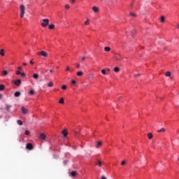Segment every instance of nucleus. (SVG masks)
I'll list each match as a JSON object with an SVG mask.
<instances>
[{"instance_id": "1", "label": "nucleus", "mask_w": 179, "mask_h": 179, "mask_svg": "<svg viewBox=\"0 0 179 179\" xmlns=\"http://www.w3.org/2000/svg\"><path fill=\"white\" fill-rule=\"evenodd\" d=\"M20 17H24L25 10H26V7L24 6V5L22 4L20 7Z\"/></svg>"}, {"instance_id": "2", "label": "nucleus", "mask_w": 179, "mask_h": 179, "mask_svg": "<svg viewBox=\"0 0 179 179\" xmlns=\"http://www.w3.org/2000/svg\"><path fill=\"white\" fill-rule=\"evenodd\" d=\"M48 24H50V20L43 19V22L41 24V26H42V27H47Z\"/></svg>"}, {"instance_id": "3", "label": "nucleus", "mask_w": 179, "mask_h": 179, "mask_svg": "<svg viewBox=\"0 0 179 179\" xmlns=\"http://www.w3.org/2000/svg\"><path fill=\"white\" fill-rule=\"evenodd\" d=\"M37 55L43 57L44 58H47V57H48V53L45 51H41L37 52Z\"/></svg>"}, {"instance_id": "4", "label": "nucleus", "mask_w": 179, "mask_h": 179, "mask_svg": "<svg viewBox=\"0 0 179 179\" xmlns=\"http://www.w3.org/2000/svg\"><path fill=\"white\" fill-rule=\"evenodd\" d=\"M33 144H31V143H28L26 145V149H27L28 150H33Z\"/></svg>"}, {"instance_id": "5", "label": "nucleus", "mask_w": 179, "mask_h": 179, "mask_svg": "<svg viewBox=\"0 0 179 179\" xmlns=\"http://www.w3.org/2000/svg\"><path fill=\"white\" fill-rule=\"evenodd\" d=\"M115 59L117 62H121V61H122V59H123V57L120 55H118L116 57H115Z\"/></svg>"}, {"instance_id": "6", "label": "nucleus", "mask_w": 179, "mask_h": 179, "mask_svg": "<svg viewBox=\"0 0 179 179\" xmlns=\"http://www.w3.org/2000/svg\"><path fill=\"white\" fill-rule=\"evenodd\" d=\"M92 10L94 12V13H99V12H100V8H99L97 6H93Z\"/></svg>"}, {"instance_id": "7", "label": "nucleus", "mask_w": 179, "mask_h": 179, "mask_svg": "<svg viewBox=\"0 0 179 179\" xmlns=\"http://www.w3.org/2000/svg\"><path fill=\"white\" fill-rule=\"evenodd\" d=\"M22 114H27L29 113V109L24 108V106H22Z\"/></svg>"}, {"instance_id": "8", "label": "nucleus", "mask_w": 179, "mask_h": 179, "mask_svg": "<svg viewBox=\"0 0 179 179\" xmlns=\"http://www.w3.org/2000/svg\"><path fill=\"white\" fill-rule=\"evenodd\" d=\"M103 145V143L101 141H99L98 143H96L95 146L97 149H99V148H101Z\"/></svg>"}, {"instance_id": "9", "label": "nucleus", "mask_w": 179, "mask_h": 179, "mask_svg": "<svg viewBox=\"0 0 179 179\" xmlns=\"http://www.w3.org/2000/svg\"><path fill=\"white\" fill-rule=\"evenodd\" d=\"M14 83L16 85V86H20V85H22V80H16L14 81Z\"/></svg>"}, {"instance_id": "10", "label": "nucleus", "mask_w": 179, "mask_h": 179, "mask_svg": "<svg viewBox=\"0 0 179 179\" xmlns=\"http://www.w3.org/2000/svg\"><path fill=\"white\" fill-rule=\"evenodd\" d=\"M71 177H76L78 176V172L73 171L70 173Z\"/></svg>"}, {"instance_id": "11", "label": "nucleus", "mask_w": 179, "mask_h": 179, "mask_svg": "<svg viewBox=\"0 0 179 179\" xmlns=\"http://www.w3.org/2000/svg\"><path fill=\"white\" fill-rule=\"evenodd\" d=\"M40 139H43V141H45L46 136L44 133H42L39 136Z\"/></svg>"}, {"instance_id": "12", "label": "nucleus", "mask_w": 179, "mask_h": 179, "mask_svg": "<svg viewBox=\"0 0 179 179\" xmlns=\"http://www.w3.org/2000/svg\"><path fill=\"white\" fill-rule=\"evenodd\" d=\"M0 55H1V57H5V50L1 49L0 50Z\"/></svg>"}, {"instance_id": "13", "label": "nucleus", "mask_w": 179, "mask_h": 179, "mask_svg": "<svg viewBox=\"0 0 179 179\" xmlns=\"http://www.w3.org/2000/svg\"><path fill=\"white\" fill-rule=\"evenodd\" d=\"M21 93L20 92H15L14 94L15 97H20Z\"/></svg>"}, {"instance_id": "14", "label": "nucleus", "mask_w": 179, "mask_h": 179, "mask_svg": "<svg viewBox=\"0 0 179 179\" xmlns=\"http://www.w3.org/2000/svg\"><path fill=\"white\" fill-rule=\"evenodd\" d=\"M104 50L106 51V52H110V51H111V48L110 47H105Z\"/></svg>"}, {"instance_id": "15", "label": "nucleus", "mask_w": 179, "mask_h": 179, "mask_svg": "<svg viewBox=\"0 0 179 179\" xmlns=\"http://www.w3.org/2000/svg\"><path fill=\"white\" fill-rule=\"evenodd\" d=\"M165 20H166V18L164 17V16L163 15L161 16V20H160L161 23H164Z\"/></svg>"}, {"instance_id": "16", "label": "nucleus", "mask_w": 179, "mask_h": 179, "mask_svg": "<svg viewBox=\"0 0 179 179\" xmlns=\"http://www.w3.org/2000/svg\"><path fill=\"white\" fill-rule=\"evenodd\" d=\"M29 96H34V94H35L34 90H30L29 92Z\"/></svg>"}, {"instance_id": "17", "label": "nucleus", "mask_w": 179, "mask_h": 179, "mask_svg": "<svg viewBox=\"0 0 179 179\" xmlns=\"http://www.w3.org/2000/svg\"><path fill=\"white\" fill-rule=\"evenodd\" d=\"M85 26H88V24H90V20L87 19V20L85 22Z\"/></svg>"}, {"instance_id": "18", "label": "nucleus", "mask_w": 179, "mask_h": 179, "mask_svg": "<svg viewBox=\"0 0 179 179\" xmlns=\"http://www.w3.org/2000/svg\"><path fill=\"white\" fill-rule=\"evenodd\" d=\"M49 29H50V30H52V29H55V25H54L52 24L49 25Z\"/></svg>"}, {"instance_id": "19", "label": "nucleus", "mask_w": 179, "mask_h": 179, "mask_svg": "<svg viewBox=\"0 0 179 179\" xmlns=\"http://www.w3.org/2000/svg\"><path fill=\"white\" fill-rule=\"evenodd\" d=\"M101 73H103V75H108V73H107V71L106 69H102L101 70Z\"/></svg>"}, {"instance_id": "20", "label": "nucleus", "mask_w": 179, "mask_h": 179, "mask_svg": "<svg viewBox=\"0 0 179 179\" xmlns=\"http://www.w3.org/2000/svg\"><path fill=\"white\" fill-rule=\"evenodd\" d=\"M165 76L170 77L171 76V72L167 71L165 73Z\"/></svg>"}, {"instance_id": "21", "label": "nucleus", "mask_w": 179, "mask_h": 179, "mask_svg": "<svg viewBox=\"0 0 179 179\" xmlns=\"http://www.w3.org/2000/svg\"><path fill=\"white\" fill-rule=\"evenodd\" d=\"M77 75L78 76H83V71H78L77 72Z\"/></svg>"}, {"instance_id": "22", "label": "nucleus", "mask_w": 179, "mask_h": 179, "mask_svg": "<svg viewBox=\"0 0 179 179\" xmlns=\"http://www.w3.org/2000/svg\"><path fill=\"white\" fill-rule=\"evenodd\" d=\"M52 86H54V83H52V82H50L48 84V87H52Z\"/></svg>"}, {"instance_id": "23", "label": "nucleus", "mask_w": 179, "mask_h": 179, "mask_svg": "<svg viewBox=\"0 0 179 179\" xmlns=\"http://www.w3.org/2000/svg\"><path fill=\"white\" fill-rule=\"evenodd\" d=\"M62 134L64 135V136L66 137L68 136V132L66 131V130H64L62 131Z\"/></svg>"}, {"instance_id": "24", "label": "nucleus", "mask_w": 179, "mask_h": 179, "mask_svg": "<svg viewBox=\"0 0 179 179\" xmlns=\"http://www.w3.org/2000/svg\"><path fill=\"white\" fill-rule=\"evenodd\" d=\"M33 78L34 79H38V74L34 73V76H33Z\"/></svg>"}, {"instance_id": "25", "label": "nucleus", "mask_w": 179, "mask_h": 179, "mask_svg": "<svg viewBox=\"0 0 179 179\" xmlns=\"http://www.w3.org/2000/svg\"><path fill=\"white\" fill-rule=\"evenodd\" d=\"M6 108L7 111H10V106L6 104Z\"/></svg>"}, {"instance_id": "26", "label": "nucleus", "mask_w": 179, "mask_h": 179, "mask_svg": "<svg viewBox=\"0 0 179 179\" xmlns=\"http://www.w3.org/2000/svg\"><path fill=\"white\" fill-rule=\"evenodd\" d=\"M148 137L149 139H152V138H153V134H152V133H149L148 134Z\"/></svg>"}, {"instance_id": "27", "label": "nucleus", "mask_w": 179, "mask_h": 179, "mask_svg": "<svg viewBox=\"0 0 179 179\" xmlns=\"http://www.w3.org/2000/svg\"><path fill=\"white\" fill-rule=\"evenodd\" d=\"M114 71L116 72V73L120 72V68L119 67H115L114 68Z\"/></svg>"}, {"instance_id": "28", "label": "nucleus", "mask_w": 179, "mask_h": 179, "mask_svg": "<svg viewBox=\"0 0 179 179\" xmlns=\"http://www.w3.org/2000/svg\"><path fill=\"white\" fill-rule=\"evenodd\" d=\"M0 90H1V91L5 90V85H0Z\"/></svg>"}, {"instance_id": "29", "label": "nucleus", "mask_w": 179, "mask_h": 179, "mask_svg": "<svg viewBox=\"0 0 179 179\" xmlns=\"http://www.w3.org/2000/svg\"><path fill=\"white\" fill-rule=\"evenodd\" d=\"M59 103L60 104H64V98H61V99H59Z\"/></svg>"}, {"instance_id": "30", "label": "nucleus", "mask_w": 179, "mask_h": 179, "mask_svg": "<svg viewBox=\"0 0 179 179\" xmlns=\"http://www.w3.org/2000/svg\"><path fill=\"white\" fill-rule=\"evenodd\" d=\"M157 132H166V129L162 128L161 129L157 130Z\"/></svg>"}, {"instance_id": "31", "label": "nucleus", "mask_w": 179, "mask_h": 179, "mask_svg": "<svg viewBox=\"0 0 179 179\" xmlns=\"http://www.w3.org/2000/svg\"><path fill=\"white\" fill-rule=\"evenodd\" d=\"M2 73H3V76H6L8 73V71H3L2 72Z\"/></svg>"}, {"instance_id": "32", "label": "nucleus", "mask_w": 179, "mask_h": 179, "mask_svg": "<svg viewBox=\"0 0 179 179\" xmlns=\"http://www.w3.org/2000/svg\"><path fill=\"white\" fill-rule=\"evenodd\" d=\"M17 123L18 124V125H23V122H22V120H17Z\"/></svg>"}, {"instance_id": "33", "label": "nucleus", "mask_w": 179, "mask_h": 179, "mask_svg": "<svg viewBox=\"0 0 179 179\" xmlns=\"http://www.w3.org/2000/svg\"><path fill=\"white\" fill-rule=\"evenodd\" d=\"M130 16H132L133 17H136V14L135 13H130Z\"/></svg>"}, {"instance_id": "34", "label": "nucleus", "mask_w": 179, "mask_h": 179, "mask_svg": "<svg viewBox=\"0 0 179 179\" xmlns=\"http://www.w3.org/2000/svg\"><path fill=\"white\" fill-rule=\"evenodd\" d=\"M97 166H99V167H101V161H98V163L96 164Z\"/></svg>"}, {"instance_id": "35", "label": "nucleus", "mask_w": 179, "mask_h": 179, "mask_svg": "<svg viewBox=\"0 0 179 179\" xmlns=\"http://www.w3.org/2000/svg\"><path fill=\"white\" fill-rule=\"evenodd\" d=\"M127 164V162H125V160H123L121 163L122 166H125V164Z\"/></svg>"}, {"instance_id": "36", "label": "nucleus", "mask_w": 179, "mask_h": 179, "mask_svg": "<svg viewBox=\"0 0 179 179\" xmlns=\"http://www.w3.org/2000/svg\"><path fill=\"white\" fill-rule=\"evenodd\" d=\"M62 89L63 90H66V85H63V86L62 87Z\"/></svg>"}, {"instance_id": "37", "label": "nucleus", "mask_w": 179, "mask_h": 179, "mask_svg": "<svg viewBox=\"0 0 179 179\" xmlns=\"http://www.w3.org/2000/svg\"><path fill=\"white\" fill-rule=\"evenodd\" d=\"M65 8H66V9H69V8H71V6H69V4H66L65 6Z\"/></svg>"}, {"instance_id": "38", "label": "nucleus", "mask_w": 179, "mask_h": 179, "mask_svg": "<svg viewBox=\"0 0 179 179\" xmlns=\"http://www.w3.org/2000/svg\"><path fill=\"white\" fill-rule=\"evenodd\" d=\"M21 73H22V72H20V71H16V75H20Z\"/></svg>"}, {"instance_id": "39", "label": "nucleus", "mask_w": 179, "mask_h": 179, "mask_svg": "<svg viewBox=\"0 0 179 179\" xmlns=\"http://www.w3.org/2000/svg\"><path fill=\"white\" fill-rule=\"evenodd\" d=\"M29 134H30V132L29 131V130H26V131H25V135H29Z\"/></svg>"}, {"instance_id": "40", "label": "nucleus", "mask_w": 179, "mask_h": 179, "mask_svg": "<svg viewBox=\"0 0 179 179\" xmlns=\"http://www.w3.org/2000/svg\"><path fill=\"white\" fill-rule=\"evenodd\" d=\"M71 83H73V85H76V80H72Z\"/></svg>"}, {"instance_id": "41", "label": "nucleus", "mask_w": 179, "mask_h": 179, "mask_svg": "<svg viewBox=\"0 0 179 179\" xmlns=\"http://www.w3.org/2000/svg\"><path fill=\"white\" fill-rule=\"evenodd\" d=\"M75 1L76 0H70L71 3H75Z\"/></svg>"}, {"instance_id": "42", "label": "nucleus", "mask_w": 179, "mask_h": 179, "mask_svg": "<svg viewBox=\"0 0 179 179\" xmlns=\"http://www.w3.org/2000/svg\"><path fill=\"white\" fill-rule=\"evenodd\" d=\"M135 33H136V30H134L133 31H132V36H134V34H135Z\"/></svg>"}, {"instance_id": "43", "label": "nucleus", "mask_w": 179, "mask_h": 179, "mask_svg": "<svg viewBox=\"0 0 179 179\" xmlns=\"http://www.w3.org/2000/svg\"><path fill=\"white\" fill-rule=\"evenodd\" d=\"M66 71H71V68L69 66H67Z\"/></svg>"}, {"instance_id": "44", "label": "nucleus", "mask_w": 179, "mask_h": 179, "mask_svg": "<svg viewBox=\"0 0 179 179\" xmlns=\"http://www.w3.org/2000/svg\"><path fill=\"white\" fill-rule=\"evenodd\" d=\"M139 76H141V74H135L136 78H139Z\"/></svg>"}, {"instance_id": "45", "label": "nucleus", "mask_w": 179, "mask_h": 179, "mask_svg": "<svg viewBox=\"0 0 179 179\" xmlns=\"http://www.w3.org/2000/svg\"><path fill=\"white\" fill-rule=\"evenodd\" d=\"M20 75L21 76H26V74L24 73H21Z\"/></svg>"}, {"instance_id": "46", "label": "nucleus", "mask_w": 179, "mask_h": 179, "mask_svg": "<svg viewBox=\"0 0 179 179\" xmlns=\"http://www.w3.org/2000/svg\"><path fill=\"white\" fill-rule=\"evenodd\" d=\"M76 68H80V64H76Z\"/></svg>"}, {"instance_id": "47", "label": "nucleus", "mask_w": 179, "mask_h": 179, "mask_svg": "<svg viewBox=\"0 0 179 179\" xmlns=\"http://www.w3.org/2000/svg\"><path fill=\"white\" fill-rule=\"evenodd\" d=\"M122 99V96H120L119 98H118V101H121V99Z\"/></svg>"}, {"instance_id": "48", "label": "nucleus", "mask_w": 179, "mask_h": 179, "mask_svg": "<svg viewBox=\"0 0 179 179\" xmlns=\"http://www.w3.org/2000/svg\"><path fill=\"white\" fill-rule=\"evenodd\" d=\"M101 179H107V178H106V176H101Z\"/></svg>"}, {"instance_id": "49", "label": "nucleus", "mask_w": 179, "mask_h": 179, "mask_svg": "<svg viewBox=\"0 0 179 179\" xmlns=\"http://www.w3.org/2000/svg\"><path fill=\"white\" fill-rule=\"evenodd\" d=\"M30 64H31V65H33V64H34V62H33V60H31Z\"/></svg>"}, {"instance_id": "50", "label": "nucleus", "mask_w": 179, "mask_h": 179, "mask_svg": "<svg viewBox=\"0 0 179 179\" xmlns=\"http://www.w3.org/2000/svg\"><path fill=\"white\" fill-rule=\"evenodd\" d=\"M85 59H86V58H85V57H83V58L81 59V61H85Z\"/></svg>"}, {"instance_id": "51", "label": "nucleus", "mask_w": 179, "mask_h": 179, "mask_svg": "<svg viewBox=\"0 0 179 179\" xmlns=\"http://www.w3.org/2000/svg\"><path fill=\"white\" fill-rule=\"evenodd\" d=\"M105 70H106V72H110V69H106Z\"/></svg>"}, {"instance_id": "52", "label": "nucleus", "mask_w": 179, "mask_h": 179, "mask_svg": "<svg viewBox=\"0 0 179 179\" xmlns=\"http://www.w3.org/2000/svg\"><path fill=\"white\" fill-rule=\"evenodd\" d=\"M18 69H19V71H22V67H21V66H19V67H18Z\"/></svg>"}, {"instance_id": "53", "label": "nucleus", "mask_w": 179, "mask_h": 179, "mask_svg": "<svg viewBox=\"0 0 179 179\" xmlns=\"http://www.w3.org/2000/svg\"><path fill=\"white\" fill-rule=\"evenodd\" d=\"M23 65L26 66V65H27V63H23Z\"/></svg>"}, {"instance_id": "54", "label": "nucleus", "mask_w": 179, "mask_h": 179, "mask_svg": "<svg viewBox=\"0 0 179 179\" xmlns=\"http://www.w3.org/2000/svg\"><path fill=\"white\" fill-rule=\"evenodd\" d=\"M50 73H52V72H54V71L53 70H50Z\"/></svg>"}, {"instance_id": "55", "label": "nucleus", "mask_w": 179, "mask_h": 179, "mask_svg": "<svg viewBox=\"0 0 179 179\" xmlns=\"http://www.w3.org/2000/svg\"><path fill=\"white\" fill-rule=\"evenodd\" d=\"M1 99H2V94H0V100H1Z\"/></svg>"}, {"instance_id": "56", "label": "nucleus", "mask_w": 179, "mask_h": 179, "mask_svg": "<svg viewBox=\"0 0 179 179\" xmlns=\"http://www.w3.org/2000/svg\"><path fill=\"white\" fill-rule=\"evenodd\" d=\"M64 164H66V161H64Z\"/></svg>"}, {"instance_id": "57", "label": "nucleus", "mask_w": 179, "mask_h": 179, "mask_svg": "<svg viewBox=\"0 0 179 179\" xmlns=\"http://www.w3.org/2000/svg\"><path fill=\"white\" fill-rule=\"evenodd\" d=\"M178 29H179V24H178Z\"/></svg>"}, {"instance_id": "58", "label": "nucleus", "mask_w": 179, "mask_h": 179, "mask_svg": "<svg viewBox=\"0 0 179 179\" xmlns=\"http://www.w3.org/2000/svg\"><path fill=\"white\" fill-rule=\"evenodd\" d=\"M178 162H179V158H178Z\"/></svg>"}]
</instances>
